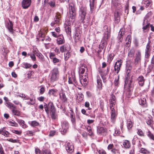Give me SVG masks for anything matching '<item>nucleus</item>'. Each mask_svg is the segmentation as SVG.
Here are the masks:
<instances>
[{
  "mask_svg": "<svg viewBox=\"0 0 154 154\" xmlns=\"http://www.w3.org/2000/svg\"><path fill=\"white\" fill-rule=\"evenodd\" d=\"M147 20L146 19H144L143 22V29L144 32H145V30H147V31L149 30V24L147 23Z\"/></svg>",
  "mask_w": 154,
  "mask_h": 154,
  "instance_id": "dca6fc26",
  "label": "nucleus"
},
{
  "mask_svg": "<svg viewBox=\"0 0 154 154\" xmlns=\"http://www.w3.org/2000/svg\"><path fill=\"white\" fill-rule=\"evenodd\" d=\"M141 60V54L140 51H138L136 53L134 59V63L136 65L140 63Z\"/></svg>",
  "mask_w": 154,
  "mask_h": 154,
  "instance_id": "0eeeda50",
  "label": "nucleus"
},
{
  "mask_svg": "<svg viewBox=\"0 0 154 154\" xmlns=\"http://www.w3.org/2000/svg\"><path fill=\"white\" fill-rule=\"evenodd\" d=\"M43 152L46 154H50L51 153L49 149H46L45 148H43Z\"/></svg>",
  "mask_w": 154,
  "mask_h": 154,
  "instance_id": "338daca9",
  "label": "nucleus"
},
{
  "mask_svg": "<svg viewBox=\"0 0 154 154\" xmlns=\"http://www.w3.org/2000/svg\"><path fill=\"white\" fill-rule=\"evenodd\" d=\"M112 5L116 10H119L122 7L121 5L118 0H112Z\"/></svg>",
  "mask_w": 154,
  "mask_h": 154,
  "instance_id": "f8f14e48",
  "label": "nucleus"
},
{
  "mask_svg": "<svg viewBox=\"0 0 154 154\" xmlns=\"http://www.w3.org/2000/svg\"><path fill=\"white\" fill-rule=\"evenodd\" d=\"M35 153L36 154H42L40 150L38 148H36L35 149Z\"/></svg>",
  "mask_w": 154,
  "mask_h": 154,
  "instance_id": "774afa93",
  "label": "nucleus"
},
{
  "mask_svg": "<svg viewBox=\"0 0 154 154\" xmlns=\"http://www.w3.org/2000/svg\"><path fill=\"white\" fill-rule=\"evenodd\" d=\"M97 131L98 134H102L106 131V130L103 127L98 126L97 127Z\"/></svg>",
  "mask_w": 154,
  "mask_h": 154,
  "instance_id": "2f4dec72",
  "label": "nucleus"
},
{
  "mask_svg": "<svg viewBox=\"0 0 154 154\" xmlns=\"http://www.w3.org/2000/svg\"><path fill=\"white\" fill-rule=\"evenodd\" d=\"M50 115L52 119H55L57 118V115L56 114V110L50 112Z\"/></svg>",
  "mask_w": 154,
  "mask_h": 154,
  "instance_id": "a19ab883",
  "label": "nucleus"
},
{
  "mask_svg": "<svg viewBox=\"0 0 154 154\" xmlns=\"http://www.w3.org/2000/svg\"><path fill=\"white\" fill-rule=\"evenodd\" d=\"M66 149L69 152H71L73 151V146L72 143H67L66 146Z\"/></svg>",
  "mask_w": 154,
  "mask_h": 154,
  "instance_id": "6ab92c4d",
  "label": "nucleus"
},
{
  "mask_svg": "<svg viewBox=\"0 0 154 154\" xmlns=\"http://www.w3.org/2000/svg\"><path fill=\"white\" fill-rule=\"evenodd\" d=\"M151 44V42L149 41L146 45V48L145 50V53L146 55H147V56H149V53L148 52H149L152 49Z\"/></svg>",
  "mask_w": 154,
  "mask_h": 154,
  "instance_id": "aec40b11",
  "label": "nucleus"
},
{
  "mask_svg": "<svg viewBox=\"0 0 154 154\" xmlns=\"http://www.w3.org/2000/svg\"><path fill=\"white\" fill-rule=\"evenodd\" d=\"M13 24L12 22L10 21L8 22L6 25V27L8 28L9 31L12 34L13 33L14 31L13 29Z\"/></svg>",
  "mask_w": 154,
  "mask_h": 154,
  "instance_id": "412c9836",
  "label": "nucleus"
},
{
  "mask_svg": "<svg viewBox=\"0 0 154 154\" xmlns=\"http://www.w3.org/2000/svg\"><path fill=\"white\" fill-rule=\"evenodd\" d=\"M12 132L16 134L17 135H20L21 134L22 132L21 131L13 130Z\"/></svg>",
  "mask_w": 154,
  "mask_h": 154,
  "instance_id": "052dcab7",
  "label": "nucleus"
},
{
  "mask_svg": "<svg viewBox=\"0 0 154 154\" xmlns=\"http://www.w3.org/2000/svg\"><path fill=\"white\" fill-rule=\"evenodd\" d=\"M87 9L85 7H81L79 11V18L82 22H83L85 19Z\"/></svg>",
  "mask_w": 154,
  "mask_h": 154,
  "instance_id": "20e7f679",
  "label": "nucleus"
},
{
  "mask_svg": "<svg viewBox=\"0 0 154 154\" xmlns=\"http://www.w3.org/2000/svg\"><path fill=\"white\" fill-rule=\"evenodd\" d=\"M87 130L89 132L88 134L90 135H91L93 134L91 128L90 126H88L87 128Z\"/></svg>",
  "mask_w": 154,
  "mask_h": 154,
  "instance_id": "6e6d98bb",
  "label": "nucleus"
},
{
  "mask_svg": "<svg viewBox=\"0 0 154 154\" xmlns=\"http://www.w3.org/2000/svg\"><path fill=\"white\" fill-rule=\"evenodd\" d=\"M137 81L139 84L140 86H142L143 85L145 82V79H144L143 76H139L137 79Z\"/></svg>",
  "mask_w": 154,
  "mask_h": 154,
  "instance_id": "b1692460",
  "label": "nucleus"
},
{
  "mask_svg": "<svg viewBox=\"0 0 154 154\" xmlns=\"http://www.w3.org/2000/svg\"><path fill=\"white\" fill-rule=\"evenodd\" d=\"M1 134L6 137H9L10 133L8 131L5 130H4V128H2L1 129Z\"/></svg>",
  "mask_w": 154,
  "mask_h": 154,
  "instance_id": "f704fd0d",
  "label": "nucleus"
},
{
  "mask_svg": "<svg viewBox=\"0 0 154 154\" xmlns=\"http://www.w3.org/2000/svg\"><path fill=\"white\" fill-rule=\"evenodd\" d=\"M66 53L64 54V59L66 61L68 60L69 58L70 57L71 55L70 52L69 51H67L66 52Z\"/></svg>",
  "mask_w": 154,
  "mask_h": 154,
  "instance_id": "c03bdc74",
  "label": "nucleus"
},
{
  "mask_svg": "<svg viewBox=\"0 0 154 154\" xmlns=\"http://www.w3.org/2000/svg\"><path fill=\"white\" fill-rule=\"evenodd\" d=\"M140 152L142 153L147 154L149 153V151L144 148H141L140 150Z\"/></svg>",
  "mask_w": 154,
  "mask_h": 154,
  "instance_id": "a18cd8bd",
  "label": "nucleus"
},
{
  "mask_svg": "<svg viewBox=\"0 0 154 154\" xmlns=\"http://www.w3.org/2000/svg\"><path fill=\"white\" fill-rule=\"evenodd\" d=\"M151 116H150V117H148L146 120V123L149 125H150L152 122V121L151 119Z\"/></svg>",
  "mask_w": 154,
  "mask_h": 154,
  "instance_id": "e2e57ef3",
  "label": "nucleus"
},
{
  "mask_svg": "<svg viewBox=\"0 0 154 154\" xmlns=\"http://www.w3.org/2000/svg\"><path fill=\"white\" fill-rule=\"evenodd\" d=\"M38 125L39 123L35 121H32L31 124V125L32 127L38 126Z\"/></svg>",
  "mask_w": 154,
  "mask_h": 154,
  "instance_id": "864d4df0",
  "label": "nucleus"
},
{
  "mask_svg": "<svg viewBox=\"0 0 154 154\" xmlns=\"http://www.w3.org/2000/svg\"><path fill=\"white\" fill-rule=\"evenodd\" d=\"M131 37L130 35H128L126 37L125 39V47H129L130 45L131 41Z\"/></svg>",
  "mask_w": 154,
  "mask_h": 154,
  "instance_id": "4be33fe9",
  "label": "nucleus"
},
{
  "mask_svg": "<svg viewBox=\"0 0 154 154\" xmlns=\"http://www.w3.org/2000/svg\"><path fill=\"white\" fill-rule=\"evenodd\" d=\"M29 100L30 101L26 102L27 104L33 105L35 103V101L34 97H32L31 98H30Z\"/></svg>",
  "mask_w": 154,
  "mask_h": 154,
  "instance_id": "79ce46f5",
  "label": "nucleus"
},
{
  "mask_svg": "<svg viewBox=\"0 0 154 154\" xmlns=\"http://www.w3.org/2000/svg\"><path fill=\"white\" fill-rule=\"evenodd\" d=\"M85 67L84 66H82L80 67L79 69V72L81 74L84 73L85 71Z\"/></svg>",
  "mask_w": 154,
  "mask_h": 154,
  "instance_id": "4d7b16f0",
  "label": "nucleus"
},
{
  "mask_svg": "<svg viewBox=\"0 0 154 154\" xmlns=\"http://www.w3.org/2000/svg\"><path fill=\"white\" fill-rule=\"evenodd\" d=\"M59 94L60 96V98L62 101L65 102L67 101V99L66 97L65 93L63 90H61Z\"/></svg>",
  "mask_w": 154,
  "mask_h": 154,
  "instance_id": "f3484780",
  "label": "nucleus"
},
{
  "mask_svg": "<svg viewBox=\"0 0 154 154\" xmlns=\"http://www.w3.org/2000/svg\"><path fill=\"white\" fill-rule=\"evenodd\" d=\"M109 100H112V101H116V97L113 94H112L111 95Z\"/></svg>",
  "mask_w": 154,
  "mask_h": 154,
  "instance_id": "69168bd1",
  "label": "nucleus"
},
{
  "mask_svg": "<svg viewBox=\"0 0 154 154\" xmlns=\"http://www.w3.org/2000/svg\"><path fill=\"white\" fill-rule=\"evenodd\" d=\"M82 79L80 80V82L82 85V82H83L84 85H87V78L85 77L84 78V77L83 76H82Z\"/></svg>",
  "mask_w": 154,
  "mask_h": 154,
  "instance_id": "37998d69",
  "label": "nucleus"
},
{
  "mask_svg": "<svg viewBox=\"0 0 154 154\" xmlns=\"http://www.w3.org/2000/svg\"><path fill=\"white\" fill-rule=\"evenodd\" d=\"M69 20L73 22L76 16V12L75 8H74V5L72 4H70L69 6Z\"/></svg>",
  "mask_w": 154,
  "mask_h": 154,
  "instance_id": "7ed1b4c3",
  "label": "nucleus"
},
{
  "mask_svg": "<svg viewBox=\"0 0 154 154\" xmlns=\"http://www.w3.org/2000/svg\"><path fill=\"white\" fill-rule=\"evenodd\" d=\"M124 147L126 149H129L131 147V143L130 141L127 140H124L123 143Z\"/></svg>",
  "mask_w": 154,
  "mask_h": 154,
  "instance_id": "cd10ccee",
  "label": "nucleus"
},
{
  "mask_svg": "<svg viewBox=\"0 0 154 154\" xmlns=\"http://www.w3.org/2000/svg\"><path fill=\"white\" fill-rule=\"evenodd\" d=\"M35 50H33V53L30 54V57L32 59V60L34 61H35L36 60V57L35 56V54L34 53Z\"/></svg>",
  "mask_w": 154,
  "mask_h": 154,
  "instance_id": "09e8293b",
  "label": "nucleus"
},
{
  "mask_svg": "<svg viewBox=\"0 0 154 154\" xmlns=\"http://www.w3.org/2000/svg\"><path fill=\"white\" fill-rule=\"evenodd\" d=\"M44 107L45 109V110L47 114H49V105L48 103V104L45 103L44 105Z\"/></svg>",
  "mask_w": 154,
  "mask_h": 154,
  "instance_id": "de8ad7c7",
  "label": "nucleus"
},
{
  "mask_svg": "<svg viewBox=\"0 0 154 154\" xmlns=\"http://www.w3.org/2000/svg\"><path fill=\"white\" fill-rule=\"evenodd\" d=\"M12 113L13 115L19 116L20 115V112L15 109L14 108L12 110Z\"/></svg>",
  "mask_w": 154,
  "mask_h": 154,
  "instance_id": "4c0bfd02",
  "label": "nucleus"
},
{
  "mask_svg": "<svg viewBox=\"0 0 154 154\" xmlns=\"http://www.w3.org/2000/svg\"><path fill=\"white\" fill-rule=\"evenodd\" d=\"M19 124L21 127L23 128H25L27 127L28 126L25 123V122L22 120L18 119L17 120Z\"/></svg>",
  "mask_w": 154,
  "mask_h": 154,
  "instance_id": "c756f323",
  "label": "nucleus"
},
{
  "mask_svg": "<svg viewBox=\"0 0 154 154\" xmlns=\"http://www.w3.org/2000/svg\"><path fill=\"white\" fill-rule=\"evenodd\" d=\"M110 107L111 109V120L113 123H114L116 120V117L117 115V113L116 112L115 109L113 108H112L115 105L116 101L109 100Z\"/></svg>",
  "mask_w": 154,
  "mask_h": 154,
  "instance_id": "f03ea898",
  "label": "nucleus"
},
{
  "mask_svg": "<svg viewBox=\"0 0 154 154\" xmlns=\"http://www.w3.org/2000/svg\"><path fill=\"white\" fill-rule=\"evenodd\" d=\"M120 10H116L114 14L115 21L116 23H118L120 21Z\"/></svg>",
  "mask_w": 154,
  "mask_h": 154,
  "instance_id": "ddd939ff",
  "label": "nucleus"
},
{
  "mask_svg": "<svg viewBox=\"0 0 154 154\" xmlns=\"http://www.w3.org/2000/svg\"><path fill=\"white\" fill-rule=\"evenodd\" d=\"M57 91V90L55 89H52L49 91L48 94L50 95H52L54 96H56V93Z\"/></svg>",
  "mask_w": 154,
  "mask_h": 154,
  "instance_id": "ea45409f",
  "label": "nucleus"
},
{
  "mask_svg": "<svg viewBox=\"0 0 154 154\" xmlns=\"http://www.w3.org/2000/svg\"><path fill=\"white\" fill-rule=\"evenodd\" d=\"M110 37V33L107 30L105 32L104 34V35L103 38L102 39V41L103 42L102 43V44H103L104 43L106 42L107 40L109 39Z\"/></svg>",
  "mask_w": 154,
  "mask_h": 154,
  "instance_id": "a211bd4d",
  "label": "nucleus"
},
{
  "mask_svg": "<svg viewBox=\"0 0 154 154\" xmlns=\"http://www.w3.org/2000/svg\"><path fill=\"white\" fill-rule=\"evenodd\" d=\"M50 80L51 83L57 81L59 77V71L57 67H55L51 71Z\"/></svg>",
  "mask_w": 154,
  "mask_h": 154,
  "instance_id": "f257e3e1",
  "label": "nucleus"
},
{
  "mask_svg": "<svg viewBox=\"0 0 154 154\" xmlns=\"http://www.w3.org/2000/svg\"><path fill=\"white\" fill-rule=\"evenodd\" d=\"M137 133L139 135L141 136H144L143 133L141 129H138Z\"/></svg>",
  "mask_w": 154,
  "mask_h": 154,
  "instance_id": "680f3d73",
  "label": "nucleus"
},
{
  "mask_svg": "<svg viewBox=\"0 0 154 154\" xmlns=\"http://www.w3.org/2000/svg\"><path fill=\"white\" fill-rule=\"evenodd\" d=\"M134 49L133 48H131V49H130L128 51V56L129 57H132L134 55Z\"/></svg>",
  "mask_w": 154,
  "mask_h": 154,
  "instance_id": "e433bc0d",
  "label": "nucleus"
},
{
  "mask_svg": "<svg viewBox=\"0 0 154 154\" xmlns=\"http://www.w3.org/2000/svg\"><path fill=\"white\" fill-rule=\"evenodd\" d=\"M34 131H27L26 132V134L29 136H32L33 135Z\"/></svg>",
  "mask_w": 154,
  "mask_h": 154,
  "instance_id": "3c124183",
  "label": "nucleus"
},
{
  "mask_svg": "<svg viewBox=\"0 0 154 154\" xmlns=\"http://www.w3.org/2000/svg\"><path fill=\"white\" fill-rule=\"evenodd\" d=\"M31 65L28 63H24L23 64V67L26 69L29 68L31 67Z\"/></svg>",
  "mask_w": 154,
  "mask_h": 154,
  "instance_id": "603ef678",
  "label": "nucleus"
},
{
  "mask_svg": "<svg viewBox=\"0 0 154 154\" xmlns=\"http://www.w3.org/2000/svg\"><path fill=\"white\" fill-rule=\"evenodd\" d=\"M97 87L99 90H101L102 88V82L99 77H97Z\"/></svg>",
  "mask_w": 154,
  "mask_h": 154,
  "instance_id": "bb28decb",
  "label": "nucleus"
},
{
  "mask_svg": "<svg viewBox=\"0 0 154 154\" xmlns=\"http://www.w3.org/2000/svg\"><path fill=\"white\" fill-rule=\"evenodd\" d=\"M122 60H119L116 62L114 65V70L118 73L120 69V68L122 63Z\"/></svg>",
  "mask_w": 154,
  "mask_h": 154,
  "instance_id": "6e6552de",
  "label": "nucleus"
},
{
  "mask_svg": "<svg viewBox=\"0 0 154 154\" xmlns=\"http://www.w3.org/2000/svg\"><path fill=\"white\" fill-rule=\"evenodd\" d=\"M139 104L143 106L146 107L147 106V104L146 102V100L145 98H141L139 100Z\"/></svg>",
  "mask_w": 154,
  "mask_h": 154,
  "instance_id": "a878e982",
  "label": "nucleus"
},
{
  "mask_svg": "<svg viewBox=\"0 0 154 154\" xmlns=\"http://www.w3.org/2000/svg\"><path fill=\"white\" fill-rule=\"evenodd\" d=\"M81 31L79 29H77L74 35L73 38L75 42H78L80 38Z\"/></svg>",
  "mask_w": 154,
  "mask_h": 154,
  "instance_id": "9d476101",
  "label": "nucleus"
},
{
  "mask_svg": "<svg viewBox=\"0 0 154 154\" xmlns=\"http://www.w3.org/2000/svg\"><path fill=\"white\" fill-rule=\"evenodd\" d=\"M132 122L131 121H128L127 122V127L128 129H130L132 127Z\"/></svg>",
  "mask_w": 154,
  "mask_h": 154,
  "instance_id": "bf43d9fd",
  "label": "nucleus"
},
{
  "mask_svg": "<svg viewBox=\"0 0 154 154\" xmlns=\"http://www.w3.org/2000/svg\"><path fill=\"white\" fill-rule=\"evenodd\" d=\"M65 42L64 38L63 36L58 38L57 43L58 45H61L64 44Z\"/></svg>",
  "mask_w": 154,
  "mask_h": 154,
  "instance_id": "58836bf2",
  "label": "nucleus"
},
{
  "mask_svg": "<svg viewBox=\"0 0 154 154\" xmlns=\"http://www.w3.org/2000/svg\"><path fill=\"white\" fill-rule=\"evenodd\" d=\"M70 111L71 112L70 114L71 121L72 124H75L76 121L74 113L72 110H70Z\"/></svg>",
  "mask_w": 154,
  "mask_h": 154,
  "instance_id": "c85d7f7f",
  "label": "nucleus"
},
{
  "mask_svg": "<svg viewBox=\"0 0 154 154\" xmlns=\"http://www.w3.org/2000/svg\"><path fill=\"white\" fill-rule=\"evenodd\" d=\"M120 133L119 131L117 130V128H116L115 129V133L114 134V135L115 136H116L119 135Z\"/></svg>",
  "mask_w": 154,
  "mask_h": 154,
  "instance_id": "0e129e2a",
  "label": "nucleus"
},
{
  "mask_svg": "<svg viewBox=\"0 0 154 154\" xmlns=\"http://www.w3.org/2000/svg\"><path fill=\"white\" fill-rule=\"evenodd\" d=\"M84 99V95L81 93H78L76 97V100L78 101L81 102Z\"/></svg>",
  "mask_w": 154,
  "mask_h": 154,
  "instance_id": "72a5a7b5",
  "label": "nucleus"
},
{
  "mask_svg": "<svg viewBox=\"0 0 154 154\" xmlns=\"http://www.w3.org/2000/svg\"><path fill=\"white\" fill-rule=\"evenodd\" d=\"M69 123L67 121L63 122L61 124V128L60 129V131L63 134H64L67 131L69 128Z\"/></svg>",
  "mask_w": 154,
  "mask_h": 154,
  "instance_id": "39448f33",
  "label": "nucleus"
},
{
  "mask_svg": "<svg viewBox=\"0 0 154 154\" xmlns=\"http://www.w3.org/2000/svg\"><path fill=\"white\" fill-rule=\"evenodd\" d=\"M114 55H115L113 54H111L109 55L108 59V61L109 62H110L113 60L114 56Z\"/></svg>",
  "mask_w": 154,
  "mask_h": 154,
  "instance_id": "8fccbe9b",
  "label": "nucleus"
},
{
  "mask_svg": "<svg viewBox=\"0 0 154 154\" xmlns=\"http://www.w3.org/2000/svg\"><path fill=\"white\" fill-rule=\"evenodd\" d=\"M147 135L150 139L154 140V137L153 134L149 131L148 132Z\"/></svg>",
  "mask_w": 154,
  "mask_h": 154,
  "instance_id": "5fc2aeb1",
  "label": "nucleus"
},
{
  "mask_svg": "<svg viewBox=\"0 0 154 154\" xmlns=\"http://www.w3.org/2000/svg\"><path fill=\"white\" fill-rule=\"evenodd\" d=\"M65 30L67 34H69L71 33V28L69 26H68L67 27H66Z\"/></svg>",
  "mask_w": 154,
  "mask_h": 154,
  "instance_id": "13d9d810",
  "label": "nucleus"
},
{
  "mask_svg": "<svg viewBox=\"0 0 154 154\" xmlns=\"http://www.w3.org/2000/svg\"><path fill=\"white\" fill-rule=\"evenodd\" d=\"M34 53L35 54L36 56H37L41 61H44V58L43 56L38 51L35 50Z\"/></svg>",
  "mask_w": 154,
  "mask_h": 154,
  "instance_id": "393cba45",
  "label": "nucleus"
},
{
  "mask_svg": "<svg viewBox=\"0 0 154 154\" xmlns=\"http://www.w3.org/2000/svg\"><path fill=\"white\" fill-rule=\"evenodd\" d=\"M9 123L11 124V125L12 126H14L15 127H17L18 126V124L16 122L13 120L11 121H8Z\"/></svg>",
  "mask_w": 154,
  "mask_h": 154,
  "instance_id": "49530a36",
  "label": "nucleus"
},
{
  "mask_svg": "<svg viewBox=\"0 0 154 154\" xmlns=\"http://www.w3.org/2000/svg\"><path fill=\"white\" fill-rule=\"evenodd\" d=\"M31 0H23L21 4L22 8L24 9L28 8L30 5Z\"/></svg>",
  "mask_w": 154,
  "mask_h": 154,
  "instance_id": "1a4fd4ad",
  "label": "nucleus"
},
{
  "mask_svg": "<svg viewBox=\"0 0 154 154\" xmlns=\"http://www.w3.org/2000/svg\"><path fill=\"white\" fill-rule=\"evenodd\" d=\"M61 14L59 12L56 13L54 21H53L51 25V26H53L56 24L59 23L61 20Z\"/></svg>",
  "mask_w": 154,
  "mask_h": 154,
  "instance_id": "423d86ee",
  "label": "nucleus"
},
{
  "mask_svg": "<svg viewBox=\"0 0 154 154\" xmlns=\"http://www.w3.org/2000/svg\"><path fill=\"white\" fill-rule=\"evenodd\" d=\"M68 82L69 84H73L74 85H77L78 84L74 74L73 75L72 74L71 76H69Z\"/></svg>",
  "mask_w": 154,
  "mask_h": 154,
  "instance_id": "4468645a",
  "label": "nucleus"
},
{
  "mask_svg": "<svg viewBox=\"0 0 154 154\" xmlns=\"http://www.w3.org/2000/svg\"><path fill=\"white\" fill-rule=\"evenodd\" d=\"M96 0H90V6L91 14L93 13L94 11V4L96 2Z\"/></svg>",
  "mask_w": 154,
  "mask_h": 154,
  "instance_id": "2eb2a0df",
  "label": "nucleus"
},
{
  "mask_svg": "<svg viewBox=\"0 0 154 154\" xmlns=\"http://www.w3.org/2000/svg\"><path fill=\"white\" fill-rule=\"evenodd\" d=\"M143 2L146 8L150 7L152 5L151 0H144Z\"/></svg>",
  "mask_w": 154,
  "mask_h": 154,
  "instance_id": "7c9ffc66",
  "label": "nucleus"
},
{
  "mask_svg": "<svg viewBox=\"0 0 154 154\" xmlns=\"http://www.w3.org/2000/svg\"><path fill=\"white\" fill-rule=\"evenodd\" d=\"M69 45V44H65L61 46L60 48V51L62 53L64 52L69 51L70 50Z\"/></svg>",
  "mask_w": 154,
  "mask_h": 154,
  "instance_id": "9b49d317",
  "label": "nucleus"
},
{
  "mask_svg": "<svg viewBox=\"0 0 154 154\" xmlns=\"http://www.w3.org/2000/svg\"><path fill=\"white\" fill-rule=\"evenodd\" d=\"M5 105L10 109H12L14 108H16V107L13 103L9 102H6L5 103Z\"/></svg>",
  "mask_w": 154,
  "mask_h": 154,
  "instance_id": "c9c22d12",
  "label": "nucleus"
},
{
  "mask_svg": "<svg viewBox=\"0 0 154 154\" xmlns=\"http://www.w3.org/2000/svg\"><path fill=\"white\" fill-rule=\"evenodd\" d=\"M132 69V66L130 64L127 63L126 66V74H127V78H128L130 76L129 73Z\"/></svg>",
  "mask_w": 154,
  "mask_h": 154,
  "instance_id": "5701e85b",
  "label": "nucleus"
},
{
  "mask_svg": "<svg viewBox=\"0 0 154 154\" xmlns=\"http://www.w3.org/2000/svg\"><path fill=\"white\" fill-rule=\"evenodd\" d=\"M49 109L51 112L56 110L54 106L53 103L52 102L48 103Z\"/></svg>",
  "mask_w": 154,
  "mask_h": 154,
  "instance_id": "473e14b6",
  "label": "nucleus"
}]
</instances>
